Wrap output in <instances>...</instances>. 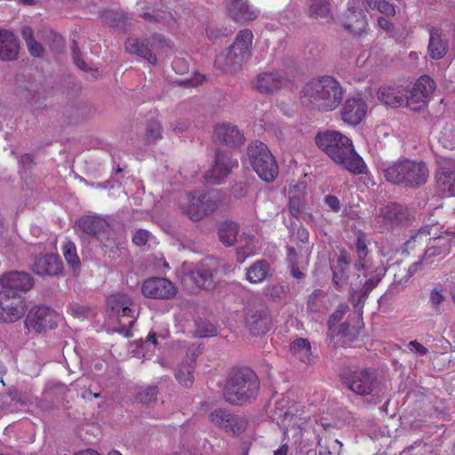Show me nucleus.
Listing matches in <instances>:
<instances>
[{"instance_id":"f257e3e1","label":"nucleus","mask_w":455,"mask_h":455,"mask_svg":"<svg viewBox=\"0 0 455 455\" xmlns=\"http://www.w3.org/2000/svg\"><path fill=\"white\" fill-rule=\"evenodd\" d=\"M315 143L337 164L354 174L364 172L366 164L356 153L352 140L338 131L320 132Z\"/></svg>"},{"instance_id":"f03ea898","label":"nucleus","mask_w":455,"mask_h":455,"mask_svg":"<svg viewBox=\"0 0 455 455\" xmlns=\"http://www.w3.org/2000/svg\"><path fill=\"white\" fill-rule=\"evenodd\" d=\"M345 91L338 80L323 76L308 82L301 91V103L321 111H331L341 103Z\"/></svg>"},{"instance_id":"7ed1b4c3","label":"nucleus","mask_w":455,"mask_h":455,"mask_svg":"<svg viewBox=\"0 0 455 455\" xmlns=\"http://www.w3.org/2000/svg\"><path fill=\"white\" fill-rule=\"evenodd\" d=\"M259 383L257 375L248 368L239 369L229 377L224 396L231 403L246 402L257 395Z\"/></svg>"},{"instance_id":"20e7f679","label":"nucleus","mask_w":455,"mask_h":455,"mask_svg":"<svg viewBox=\"0 0 455 455\" xmlns=\"http://www.w3.org/2000/svg\"><path fill=\"white\" fill-rule=\"evenodd\" d=\"M384 174L387 181L413 188L426 183L429 171L421 161L404 159L387 167Z\"/></svg>"},{"instance_id":"39448f33","label":"nucleus","mask_w":455,"mask_h":455,"mask_svg":"<svg viewBox=\"0 0 455 455\" xmlns=\"http://www.w3.org/2000/svg\"><path fill=\"white\" fill-rule=\"evenodd\" d=\"M77 228L84 234L95 238L106 251L118 250L121 244L108 222L101 217L84 216L78 220Z\"/></svg>"},{"instance_id":"423d86ee","label":"nucleus","mask_w":455,"mask_h":455,"mask_svg":"<svg viewBox=\"0 0 455 455\" xmlns=\"http://www.w3.org/2000/svg\"><path fill=\"white\" fill-rule=\"evenodd\" d=\"M247 155L252 169L262 180L271 182L277 177V164L266 144L259 140L251 142Z\"/></svg>"},{"instance_id":"0eeeda50","label":"nucleus","mask_w":455,"mask_h":455,"mask_svg":"<svg viewBox=\"0 0 455 455\" xmlns=\"http://www.w3.org/2000/svg\"><path fill=\"white\" fill-rule=\"evenodd\" d=\"M181 211L192 220H200L218 207V201L213 192L209 194H187L179 203Z\"/></svg>"},{"instance_id":"6e6552de","label":"nucleus","mask_w":455,"mask_h":455,"mask_svg":"<svg viewBox=\"0 0 455 455\" xmlns=\"http://www.w3.org/2000/svg\"><path fill=\"white\" fill-rule=\"evenodd\" d=\"M132 304V299L123 293L111 295L108 299V306L112 315L116 317L120 324L118 331L127 337L131 335L129 328H131L135 322L134 310L131 307Z\"/></svg>"},{"instance_id":"1a4fd4ad","label":"nucleus","mask_w":455,"mask_h":455,"mask_svg":"<svg viewBox=\"0 0 455 455\" xmlns=\"http://www.w3.org/2000/svg\"><path fill=\"white\" fill-rule=\"evenodd\" d=\"M27 308L25 298L18 292L8 290L0 291V321L13 323L25 315Z\"/></svg>"},{"instance_id":"9d476101","label":"nucleus","mask_w":455,"mask_h":455,"mask_svg":"<svg viewBox=\"0 0 455 455\" xmlns=\"http://www.w3.org/2000/svg\"><path fill=\"white\" fill-rule=\"evenodd\" d=\"M252 40L253 34L250 29L239 31L229 48L225 65L235 68L245 62L251 53Z\"/></svg>"},{"instance_id":"9b49d317","label":"nucleus","mask_w":455,"mask_h":455,"mask_svg":"<svg viewBox=\"0 0 455 455\" xmlns=\"http://www.w3.org/2000/svg\"><path fill=\"white\" fill-rule=\"evenodd\" d=\"M59 319L60 316L54 310L44 306H39L29 310L25 320V325L29 332L40 333L53 329Z\"/></svg>"},{"instance_id":"f8f14e48","label":"nucleus","mask_w":455,"mask_h":455,"mask_svg":"<svg viewBox=\"0 0 455 455\" xmlns=\"http://www.w3.org/2000/svg\"><path fill=\"white\" fill-rule=\"evenodd\" d=\"M435 90V82L427 76H420L404 97L405 105L413 111L422 109Z\"/></svg>"},{"instance_id":"ddd939ff","label":"nucleus","mask_w":455,"mask_h":455,"mask_svg":"<svg viewBox=\"0 0 455 455\" xmlns=\"http://www.w3.org/2000/svg\"><path fill=\"white\" fill-rule=\"evenodd\" d=\"M237 165V160L232 158L229 151L219 150L213 167L204 175L205 181L212 185L220 184L231 170Z\"/></svg>"},{"instance_id":"4468645a","label":"nucleus","mask_w":455,"mask_h":455,"mask_svg":"<svg viewBox=\"0 0 455 455\" xmlns=\"http://www.w3.org/2000/svg\"><path fill=\"white\" fill-rule=\"evenodd\" d=\"M142 293L148 298L169 299L177 293L175 285L165 278H150L144 282Z\"/></svg>"},{"instance_id":"2eb2a0df","label":"nucleus","mask_w":455,"mask_h":455,"mask_svg":"<svg viewBox=\"0 0 455 455\" xmlns=\"http://www.w3.org/2000/svg\"><path fill=\"white\" fill-rule=\"evenodd\" d=\"M358 2L359 0H354L348 4L347 10L341 20L343 28L357 36L363 34L368 26L365 14L357 6Z\"/></svg>"},{"instance_id":"dca6fc26","label":"nucleus","mask_w":455,"mask_h":455,"mask_svg":"<svg viewBox=\"0 0 455 455\" xmlns=\"http://www.w3.org/2000/svg\"><path fill=\"white\" fill-rule=\"evenodd\" d=\"M181 281L192 292L204 288L209 282L211 275L200 267H192L188 263H184L180 270Z\"/></svg>"},{"instance_id":"f3484780","label":"nucleus","mask_w":455,"mask_h":455,"mask_svg":"<svg viewBox=\"0 0 455 455\" xmlns=\"http://www.w3.org/2000/svg\"><path fill=\"white\" fill-rule=\"evenodd\" d=\"M344 383L354 393L366 395L372 391L373 378L368 370L363 369L345 376Z\"/></svg>"},{"instance_id":"a211bd4d","label":"nucleus","mask_w":455,"mask_h":455,"mask_svg":"<svg viewBox=\"0 0 455 455\" xmlns=\"http://www.w3.org/2000/svg\"><path fill=\"white\" fill-rule=\"evenodd\" d=\"M227 12L233 20L239 23L252 21L259 15V11L250 4L248 0H231Z\"/></svg>"},{"instance_id":"6ab92c4d","label":"nucleus","mask_w":455,"mask_h":455,"mask_svg":"<svg viewBox=\"0 0 455 455\" xmlns=\"http://www.w3.org/2000/svg\"><path fill=\"white\" fill-rule=\"evenodd\" d=\"M453 244H455V235L447 232L438 236L431 237L428 239L422 259L428 260L434 257L446 255Z\"/></svg>"},{"instance_id":"aec40b11","label":"nucleus","mask_w":455,"mask_h":455,"mask_svg":"<svg viewBox=\"0 0 455 455\" xmlns=\"http://www.w3.org/2000/svg\"><path fill=\"white\" fill-rule=\"evenodd\" d=\"M366 113V102L361 98H351L345 102L340 114L345 123L356 125L365 117Z\"/></svg>"},{"instance_id":"412c9836","label":"nucleus","mask_w":455,"mask_h":455,"mask_svg":"<svg viewBox=\"0 0 455 455\" xmlns=\"http://www.w3.org/2000/svg\"><path fill=\"white\" fill-rule=\"evenodd\" d=\"M210 421L225 431L236 433L243 427V421L231 414L228 410L219 408L209 414Z\"/></svg>"},{"instance_id":"4be33fe9","label":"nucleus","mask_w":455,"mask_h":455,"mask_svg":"<svg viewBox=\"0 0 455 455\" xmlns=\"http://www.w3.org/2000/svg\"><path fill=\"white\" fill-rule=\"evenodd\" d=\"M213 138L217 142L230 148L237 147L243 141V135L236 126L228 123L220 124L215 126Z\"/></svg>"},{"instance_id":"5701e85b","label":"nucleus","mask_w":455,"mask_h":455,"mask_svg":"<svg viewBox=\"0 0 455 455\" xmlns=\"http://www.w3.org/2000/svg\"><path fill=\"white\" fill-rule=\"evenodd\" d=\"M287 80L282 73L272 71L259 75L254 82V87L262 93H271L283 88Z\"/></svg>"},{"instance_id":"b1692460","label":"nucleus","mask_w":455,"mask_h":455,"mask_svg":"<svg viewBox=\"0 0 455 455\" xmlns=\"http://www.w3.org/2000/svg\"><path fill=\"white\" fill-rule=\"evenodd\" d=\"M269 315L264 309H248L245 315L246 328L252 335H260L267 331L269 327Z\"/></svg>"},{"instance_id":"393cba45","label":"nucleus","mask_w":455,"mask_h":455,"mask_svg":"<svg viewBox=\"0 0 455 455\" xmlns=\"http://www.w3.org/2000/svg\"><path fill=\"white\" fill-rule=\"evenodd\" d=\"M1 284L4 290L11 291H27L34 284L32 277L24 272H11L5 274L1 278Z\"/></svg>"},{"instance_id":"a878e982","label":"nucleus","mask_w":455,"mask_h":455,"mask_svg":"<svg viewBox=\"0 0 455 455\" xmlns=\"http://www.w3.org/2000/svg\"><path fill=\"white\" fill-rule=\"evenodd\" d=\"M39 275H57L61 273L62 263L54 254H46L37 258L31 267Z\"/></svg>"},{"instance_id":"bb28decb","label":"nucleus","mask_w":455,"mask_h":455,"mask_svg":"<svg viewBox=\"0 0 455 455\" xmlns=\"http://www.w3.org/2000/svg\"><path fill=\"white\" fill-rule=\"evenodd\" d=\"M436 182L443 196H455V170L450 163L440 166L436 173Z\"/></svg>"},{"instance_id":"cd10ccee","label":"nucleus","mask_w":455,"mask_h":455,"mask_svg":"<svg viewBox=\"0 0 455 455\" xmlns=\"http://www.w3.org/2000/svg\"><path fill=\"white\" fill-rule=\"evenodd\" d=\"M306 185L303 182L292 186L289 191V212L291 216L299 219L306 206Z\"/></svg>"},{"instance_id":"c85d7f7f","label":"nucleus","mask_w":455,"mask_h":455,"mask_svg":"<svg viewBox=\"0 0 455 455\" xmlns=\"http://www.w3.org/2000/svg\"><path fill=\"white\" fill-rule=\"evenodd\" d=\"M19 52V43L14 34L8 30H0V59L15 60Z\"/></svg>"},{"instance_id":"c756f323","label":"nucleus","mask_w":455,"mask_h":455,"mask_svg":"<svg viewBox=\"0 0 455 455\" xmlns=\"http://www.w3.org/2000/svg\"><path fill=\"white\" fill-rule=\"evenodd\" d=\"M377 95L385 105L400 107L405 104L403 91L398 86L382 85L379 88Z\"/></svg>"},{"instance_id":"7c9ffc66","label":"nucleus","mask_w":455,"mask_h":455,"mask_svg":"<svg viewBox=\"0 0 455 455\" xmlns=\"http://www.w3.org/2000/svg\"><path fill=\"white\" fill-rule=\"evenodd\" d=\"M448 44L446 39L443 37V33L439 29H433L430 32V40L428 44V52L432 59L440 60L447 52Z\"/></svg>"},{"instance_id":"2f4dec72","label":"nucleus","mask_w":455,"mask_h":455,"mask_svg":"<svg viewBox=\"0 0 455 455\" xmlns=\"http://www.w3.org/2000/svg\"><path fill=\"white\" fill-rule=\"evenodd\" d=\"M309 16L324 22L333 20L330 0H311L309 4Z\"/></svg>"},{"instance_id":"473e14b6","label":"nucleus","mask_w":455,"mask_h":455,"mask_svg":"<svg viewBox=\"0 0 455 455\" xmlns=\"http://www.w3.org/2000/svg\"><path fill=\"white\" fill-rule=\"evenodd\" d=\"M290 350L292 355L303 363H311L314 359L310 343L307 339L299 338L292 341Z\"/></svg>"},{"instance_id":"72a5a7b5","label":"nucleus","mask_w":455,"mask_h":455,"mask_svg":"<svg viewBox=\"0 0 455 455\" xmlns=\"http://www.w3.org/2000/svg\"><path fill=\"white\" fill-rule=\"evenodd\" d=\"M168 336V331H163L156 333L155 331L149 332L147 339L141 341L138 354H142V356L146 359H149L155 349L162 345V340H164Z\"/></svg>"},{"instance_id":"f704fd0d","label":"nucleus","mask_w":455,"mask_h":455,"mask_svg":"<svg viewBox=\"0 0 455 455\" xmlns=\"http://www.w3.org/2000/svg\"><path fill=\"white\" fill-rule=\"evenodd\" d=\"M125 50L132 54H136L147 60L151 64L156 63V57L151 52L152 49L139 39H128L125 43Z\"/></svg>"},{"instance_id":"c9c22d12","label":"nucleus","mask_w":455,"mask_h":455,"mask_svg":"<svg viewBox=\"0 0 455 455\" xmlns=\"http://www.w3.org/2000/svg\"><path fill=\"white\" fill-rule=\"evenodd\" d=\"M238 233V225L231 220L220 223L218 228L219 239L226 246H231L236 242Z\"/></svg>"},{"instance_id":"e433bc0d","label":"nucleus","mask_w":455,"mask_h":455,"mask_svg":"<svg viewBox=\"0 0 455 455\" xmlns=\"http://www.w3.org/2000/svg\"><path fill=\"white\" fill-rule=\"evenodd\" d=\"M196 365L194 355L189 356L185 363H182L176 370L177 380L183 386L188 387L193 382V371Z\"/></svg>"},{"instance_id":"4c0bfd02","label":"nucleus","mask_w":455,"mask_h":455,"mask_svg":"<svg viewBox=\"0 0 455 455\" xmlns=\"http://www.w3.org/2000/svg\"><path fill=\"white\" fill-rule=\"evenodd\" d=\"M269 265L265 260H257L247 269L246 279L251 283H259L268 275Z\"/></svg>"},{"instance_id":"58836bf2","label":"nucleus","mask_w":455,"mask_h":455,"mask_svg":"<svg viewBox=\"0 0 455 455\" xmlns=\"http://www.w3.org/2000/svg\"><path fill=\"white\" fill-rule=\"evenodd\" d=\"M427 235H435V232H434L433 228H425L419 230L415 235H411L410 239L404 244V250L409 252L413 251L419 245L423 244L424 242L427 241Z\"/></svg>"},{"instance_id":"ea45409f","label":"nucleus","mask_w":455,"mask_h":455,"mask_svg":"<svg viewBox=\"0 0 455 455\" xmlns=\"http://www.w3.org/2000/svg\"><path fill=\"white\" fill-rule=\"evenodd\" d=\"M62 253L67 263L74 269L79 267L80 259L77 255L76 247L71 241H66L62 245Z\"/></svg>"},{"instance_id":"a19ab883","label":"nucleus","mask_w":455,"mask_h":455,"mask_svg":"<svg viewBox=\"0 0 455 455\" xmlns=\"http://www.w3.org/2000/svg\"><path fill=\"white\" fill-rule=\"evenodd\" d=\"M245 244L237 249V261L243 263L248 257L256 254L258 251L257 243L252 236L244 238Z\"/></svg>"},{"instance_id":"79ce46f5","label":"nucleus","mask_w":455,"mask_h":455,"mask_svg":"<svg viewBox=\"0 0 455 455\" xmlns=\"http://www.w3.org/2000/svg\"><path fill=\"white\" fill-rule=\"evenodd\" d=\"M349 257L346 252L342 251L339 256L337 263L333 268V282L337 286H339L341 283L344 272L347 266L349 265Z\"/></svg>"},{"instance_id":"37998d69","label":"nucleus","mask_w":455,"mask_h":455,"mask_svg":"<svg viewBox=\"0 0 455 455\" xmlns=\"http://www.w3.org/2000/svg\"><path fill=\"white\" fill-rule=\"evenodd\" d=\"M386 271L387 269L385 267H378L375 270V275L369 277V279L364 282L360 292L363 295H366L373 287L378 284L379 280L385 275Z\"/></svg>"},{"instance_id":"c03bdc74","label":"nucleus","mask_w":455,"mask_h":455,"mask_svg":"<svg viewBox=\"0 0 455 455\" xmlns=\"http://www.w3.org/2000/svg\"><path fill=\"white\" fill-rule=\"evenodd\" d=\"M132 241L138 246H151L156 243L155 236L145 229H138L133 235Z\"/></svg>"},{"instance_id":"a18cd8bd","label":"nucleus","mask_w":455,"mask_h":455,"mask_svg":"<svg viewBox=\"0 0 455 455\" xmlns=\"http://www.w3.org/2000/svg\"><path fill=\"white\" fill-rule=\"evenodd\" d=\"M369 6L372 9L376 8L378 11L386 16H394L395 13V7L388 0H366Z\"/></svg>"},{"instance_id":"49530a36","label":"nucleus","mask_w":455,"mask_h":455,"mask_svg":"<svg viewBox=\"0 0 455 455\" xmlns=\"http://www.w3.org/2000/svg\"><path fill=\"white\" fill-rule=\"evenodd\" d=\"M288 259L291 266V275L296 279L304 277V274L299 269L296 250L292 247H287Z\"/></svg>"},{"instance_id":"de8ad7c7","label":"nucleus","mask_w":455,"mask_h":455,"mask_svg":"<svg viewBox=\"0 0 455 455\" xmlns=\"http://www.w3.org/2000/svg\"><path fill=\"white\" fill-rule=\"evenodd\" d=\"M157 390L156 387H147L140 390L138 400L144 404H150L156 399Z\"/></svg>"},{"instance_id":"09e8293b","label":"nucleus","mask_w":455,"mask_h":455,"mask_svg":"<svg viewBox=\"0 0 455 455\" xmlns=\"http://www.w3.org/2000/svg\"><path fill=\"white\" fill-rule=\"evenodd\" d=\"M444 300L445 295L442 289L434 288L430 291L429 303L433 308L437 309Z\"/></svg>"},{"instance_id":"8fccbe9b","label":"nucleus","mask_w":455,"mask_h":455,"mask_svg":"<svg viewBox=\"0 0 455 455\" xmlns=\"http://www.w3.org/2000/svg\"><path fill=\"white\" fill-rule=\"evenodd\" d=\"M384 214L387 216L388 221L391 224L399 223L402 221V213L400 212V206H398L397 204L388 205Z\"/></svg>"},{"instance_id":"3c124183","label":"nucleus","mask_w":455,"mask_h":455,"mask_svg":"<svg viewBox=\"0 0 455 455\" xmlns=\"http://www.w3.org/2000/svg\"><path fill=\"white\" fill-rule=\"evenodd\" d=\"M440 142L444 148L453 149L455 148V131L453 129H446L442 132Z\"/></svg>"},{"instance_id":"603ef678","label":"nucleus","mask_w":455,"mask_h":455,"mask_svg":"<svg viewBox=\"0 0 455 455\" xmlns=\"http://www.w3.org/2000/svg\"><path fill=\"white\" fill-rule=\"evenodd\" d=\"M196 334L200 337H212L217 334L216 328L211 323L197 324Z\"/></svg>"},{"instance_id":"864d4df0","label":"nucleus","mask_w":455,"mask_h":455,"mask_svg":"<svg viewBox=\"0 0 455 455\" xmlns=\"http://www.w3.org/2000/svg\"><path fill=\"white\" fill-rule=\"evenodd\" d=\"M299 419L297 417H294V415L290 411H285L283 414V420L282 422L283 427L285 428L284 433H287L289 431L290 427H293L294 426H298L300 427V425L299 424Z\"/></svg>"},{"instance_id":"5fc2aeb1","label":"nucleus","mask_w":455,"mask_h":455,"mask_svg":"<svg viewBox=\"0 0 455 455\" xmlns=\"http://www.w3.org/2000/svg\"><path fill=\"white\" fill-rule=\"evenodd\" d=\"M161 136V126L157 122L150 124L147 129V137L149 140H156Z\"/></svg>"},{"instance_id":"6e6d98bb","label":"nucleus","mask_w":455,"mask_h":455,"mask_svg":"<svg viewBox=\"0 0 455 455\" xmlns=\"http://www.w3.org/2000/svg\"><path fill=\"white\" fill-rule=\"evenodd\" d=\"M347 309V307L346 305H340L335 310V312L331 315L330 320H329L330 328H331L333 325H335L338 322L340 321V319L346 314Z\"/></svg>"},{"instance_id":"4d7b16f0","label":"nucleus","mask_w":455,"mask_h":455,"mask_svg":"<svg viewBox=\"0 0 455 455\" xmlns=\"http://www.w3.org/2000/svg\"><path fill=\"white\" fill-rule=\"evenodd\" d=\"M324 204L330 211L338 212L340 210L339 200L334 196H326L324 197Z\"/></svg>"},{"instance_id":"13d9d810","label":"nucleus","mask_w":455,"mask_h":455,"mask_svg":"<svg viewBox=\"0 0 455 455\" xmlns=\"http://www.w3.org/2000/svg\"><path fill=\"white\" fill-rule=\"evenodd\" d=\"M27 46L31 55L35 57H41L44 53L43 46L40 44H38L36 40L28 43Z\"/></svg>"},{"instance_id":"bf43d9fd","label":"nucleus","mask_w":455,"mask_h":455,"mask_svg":"<svg viewBox=\"0 0 455 455\" xmlns=\"http://www.w3.org/2000/svg\"><path fill=\"white\" fill-rule=\"evenodd\" d=\"M356 254L359 259H363L367 256V246L363 237H358L356 241Z\"/></svg>"},{"instance_id":"052dcab7","label":"nucleus","mask_w":455,"mask_h":455,"mask_svg":"<svg viewBox=\"0 0 455 455\" xmlns=\"http://www.w3.org/2000/svg\"><path fill=\"white\" fill-rule=\"evenodd\" d=\"M408 347L411 349L412 352L419 355H425L428 353V349L417 340L411 341L408 344Z\"/></svg>"},{"instance_id":"680f3d73","label":"nucleus","mask_w":455,"mask_h":455,"mask_svg":"<svg viewBox=\"0 0 455 455\" xmlns=\"http://www.w3.org/2000/svg\"><path fill=\"white\" fill-rule=\"evenodd\" d=\"M291 237L292 238L295 237L297 240H299L302 243H307L308 239H309V234H308V231L305 228L299 227L297 229L296 234H294V233L291 234Z\"/></svg>"},{"instance_id":"e2e57ef3","label":"nucleus","mask_w":455,"mask_h":455,"mask_svg":"<svg viewBox=\"0 0 455 455\" xmlns=\"http://www.w3.org/2000/svg\"><path fill=\"white\" fill-rule=\"evenodd\" d=\"M73 58L76 65L82 70H86V63L81 59L80 53L76 50V46L73 48Z\"/></svg>"},{"instance_id":"0e129e2a","label":"nucleus","mask_w":455,"mask_h":455,"mask_svg":"<svg viewBox=\"0 0 455 455\" xmlns=\"http://www.w3.org/2000/svg\"><path fill=\"white\" fill-rule=\"evenodd\" d=\"M21 36L23 39L25 40L26 44L35 40L34 38V32L31 28L25 27L22 28Z\"/></svg>"},{"instance_id":"69168bd1","label":"nucleus","mask_w":455,"mask_h":455,"mask_svg":"<svg viewBox=\"0 0 455 455\" xmlns=\"http://www.w3.org/2000/svg\"><path fill=\"white\" fill-rule=\"evenodd\" d=\"M247 193V187L244 184H239L234 188V194L237 197H242Z\"/></svg>"},{"instance_id":"338daca9","label":"nucleus","mask_w":455,"mask_h":455,"mask_svg":"<svg viewBox=\"0 0 455 455\" xmlns=\"http://www.w3.org/2000/svg\"><path fill=\"white\" fill-rule=\"evenodd\" d=\"M378 23L384 30L389 31L392 28V23L386 18H379Z\"/></svg>"},{"instance_id":"774afa93","label":"nucleus","mask_w":455,"mask_h":455,"mask_svg":"<svg viewBox=\"0 0 455 455\" xmlns=\"http://www.w3.org/2000/svg\"><path fill=\"white\" fill-rule=\"evenodd\" d=\"M71 313L76 317H82L84 315V308L80 306H72L70 307Z\"/></svg>"}]
</instances>
